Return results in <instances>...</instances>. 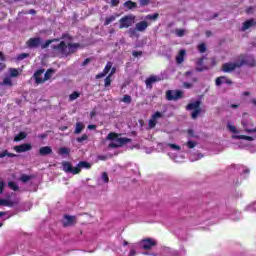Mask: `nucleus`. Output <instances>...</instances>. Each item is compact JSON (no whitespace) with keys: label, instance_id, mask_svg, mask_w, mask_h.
I'll return each instance as SVG.
<instances>
[{"label":"nucleus","instance_id":"nucleus-46","mask_svg":"<svg viewBox=\"0 0 256 256\" xmlns=\"http://www.w3.org/2000/svg\"><path fill=\"white\" fill-rule=\"evenodd\" d=\"M140 7L149 6L150 0H138Z\"/></svg>","mask_w":256,"mask_h":256},{"label":"nucleus","instance_id":"nucleus-2","mask_svg":"<svg viewBox=\"0 0 256 256\" xmlns=\"http://www.w3.org/2000/svg\"><path fill=\"white\" fill-rule=\"evenodd\" d=\"M119 137V134L118 133H115V132H110L108 134V136H106V139L108 141H115L116 140V143L112 142L110 144H108V147L110 149H118L122 146H125L127 143H131V138H126V137H123V138H118Z\"/></svg>","mask_w":256,"mask_h":256},{"label":"nucleus","instance_id":"nucleus-60","mask_svg":"<svg viewBox=\"0 0 256 256\" xmlns=\"http://www.w3.org/2000/svg\"><path fill=\"white\" fill-rule=\"evenodd\" d=\"M242 126H243V128H244V131H246V129H249V128L247 127V122H246L245 120L242 121Z\"/></svg>","mask_w":256,"mask_h":256},{"label":"nucleus","instance_id":"nucleus-57","mask_svg":"<svg viewBox=\"0 0 256 256\" xmlns=\"http://www.w3.org/2000/svg\"><path fill=\"white\" fill-rule=\"evenodd\" d=\"M187 134L190 135V137H194V130L188 129Z\"/></svg>","mask_w":256,"mask_h":256},{"label":"nucleus","instance_id":"nucleus-54","mask_svg":"<svg viewBox=\"0 0 256 256\" xmlns=\"http://www.w3.org/2000/svg\"><path fill=\"white\" fill-rule=\"evenodd\" d=\"M138 124H139V127H140V128H143L144 125H145V122H144L143 119H139V120H138Z\"/></svg>","mask_w":256,"mask_h":256},{"label":"nucleus","instance_id":"nucleus-12","mask_svg":"<svg viewBox=\"0 0 256 256\" xmlns=\"http://www.w3.org/2000/svg\"><path fill=\"white\" fill-rule=\"evenodd\" d=\"M30 150H32V144L29 143L14 146V151H16V153H24Z\"/></svg>","mask_w":256,"mask_h":256},{"label":"nucleus","instance_id":"nucleus-31","mask_svg":"<svg viewBox=\"0 0 256 256\" xmlns=\"http://www.w3.org/2000/svg\"><path fill=\"white\" fill-rule=\"evenodd\" d=\"M3 85L13 86V81L11 78H4L3 82H0V86Z\"/></svg>","mask_w":256,"mask_h":256},{"label":"nucleus","instance_id":"nucleus-44","mask_svg":"<svg viewBox=\"0 0 256 256\" xmlns=\"http://www.w3.org/2000/svg\"><path fill=\"white\" fill-rule=\"evenodd\" d=\"M186 146L188 147V149H194V147L197 146V142H195V141H187Z\"/></svg>","mask_w":256,"mask_h":256},{"label":"nucleus","instance_id":"nucleus-24","mask_svg":"<svg viewBox=\"0 0 256 256\" xmlns=\"http://www.w3.org/2000/svg\"><path fill=\"white\" fill-rule=\"evenodd\" d=\"M1 207H14V202L8 199H0Z\"/></svg>","mask_w":256,"mask_h":256},{"label":"nucleus","instance_id":"nucleus-48","mask_svg":"<svg viewBox=\"0 0 256 256\" xmlns=\"http://www.w3.org/2000/svg\"><path fill=\"white\" fill-rule=\"evenodd\" d=\"M107 75H108L107 72H101V73L96 75V79L99 80V79H101V78H103V77H105Z\"/></svg>","mask_w":256,"mask_h":256},{"label":"nucleus","instance_id":"nucleus-18","mask_svg":"<svg viewBox=\"0 0 256 256\" xmlns=\"http://www.w3.org/2000/svg\"><path fill=\"white\" fill-rule=\"evenodd\" d=\"M223 83L227 84V85H232V80L231 79H228L227 77L225 76H220L218 78H216V86H220L222 85Z\"/></svg>","mask_w":256,"mask_h":256},{"label":"nucleus","instance_id":"nucleus-41","mask_svg":"<svg viewBox=\"0 0 256 256\" xmlns=\"http://www.w3.org/2000/svg\"><path fill=\"white\" fill-rule=\"evenodd\" d=\"M19 76V72L17 69L12 68L10 69V77L14 78V77H18Z\"/></svg>","mask_w":256,"mask_h":256},{"label":"nucleus","instance_id":"nucleus-21","mask_svg":"<svg viewBox=\"0 0 256 256\" xmlns=\"http://www.w3.org/2000/svg\"><path fill=\"white\" fill-rule=\"evenodd\" d=\"M186 50H180L176 56V63L182 64L185 61Z\"/></svg>","mask_w":256,"mask_h":256},{"label":"nucleus","instance_id":"nucleus-35","mask_svg":"<svg viewBox=\"0 0 256 256\" xmlns=\"http://www.w3.org/2000/svg\"><path fill=\"white\" fill-rule=\"evenodd\" d=\"M122 102L130 105L132 102L131 96L129 94L124 95L122 98Z\"/></svg>","mask_w":256,"mask_h":256},{"label":"nucleus","instance_id":"nucleus-7","mask_svg":"<svg viewBox=\"0 0 256 256\" xmlns=\"http://www.w3.org/2000/svg\"><path fill=\"white\" fill-rule=\"evenodd\" d=\"M165 97L168 101H178L183 98V92L180 90H168L166 91Z\"/></svg>","mask_w":256,"mask_h":256},{"label":"nucleus","instance_id":"nucleus-22","mask_svg":"<svg viewBox=\"0 0 256 256\" xmlns=\"http://www.w3.org/2000/svg\"><path fill=\"white\" fill-rule=\"evenodd\" d=\"M123 6L127 10L137 9V3H135L134 1H131V0L124 2Z\"/></svg>","mask_w":256,"mask_h":256},{"label":"nucleus","instance_id":"nucleus-10","mask_svg":"<svg viewBox=\"0 0 256 256\" xmlns=\"http://www.w3.org/2000/svg\"><path fill=\"white\" fill-rule=\"evenodd\" d=\"M238 64H242L243 66H248V67H255L256 66V61L253 58V56H246L240 62H237Z\"/></svg>","mask_w":256,"mask_h":256},{"label":"nucleus","instance_id":"nucleus-26","mask_svg":"<svg viewBox=\"0 0 256 256\" xmlns=\"http://www.w3.org/2000/svg\"><path fill=\"white\" fill-rule=\"evenodd\" d=\"M71 149L67 147H60L59 151L57 152L60 156L63 155H70Z\"/></svg>","mask_w":256,"mask_h":256},{"label":"nucleus","instance_id":"nucleus-4","mask_svg":"<svg viewBox=\"0 0 256 256\" xmlns=\"http://www.w3.org/2000/svg\"><path fill=\"white\" fill-rule=\"evenodd\" d=\"M201 101L197 100L195 102L192 103H188V105L186 106L187 111H192L191 113V119H197L199 114L201 113Z\"/></svg>","mask_w":256,"mask_h":256},{"label":"nucleus","instance_id":"nucleus-13","mask_svg":"<svg viewBox=\"0 0 256 256\" xmlns=\"http://www.w3.org/2000/svg\"><path fill=\"white\" fill-rule=\"evenodd\" d=\"M64 220H65L63 222L64 227L74 226L77 223L75 216H71V215H64Z\"/></svg>","mask_w":256,"mask_h":256},{"label":"nucleus","instance_id":"nucleus-23","mask_svg":"<svg viewBox=\"0 0 256 256\" xmlns=\"http://www.w3.org/2000/svg\"><path fill=\"white\" fill-rule=\"evenodd\" d=\"M85 129V125L82 122H76L74 134L78 135Z\"/></svg>","mask_w":256,"mask_h":256},{"label":"nucleus","instance_id":"nucleus-1","mask_svg":"<svg viewBox=\"0 0 256 256\" xmlns=\"http://www.w3.org/2000/svg\"><path fill=\"white\" fill-rule=\"evenodd\" d=\"M61 167L63 168V171L66 173H71L72 175H78L81 173L82 168L90 169L92 166L90 163L86 161H80L76 167H73V165L69 161H63L61 162Z\"/></svg>","mask_w":256,"mask_h":256},{"label":"nucleus","instance_id":"nucleus-39","mask_svg":"<svg viewBox=\"0 0 256 256\" xmlns=\"http://www.w3.org/2000/svg\"><path fill=\"white\" fill-rule=\"evenodd\" d=\"M104 82H105L104 84L105 88H108L109 86H111V82H112L111 75L106 76Z\"/></svg>","mask_w":256,"mask_h":256},{"label":"nucleus","instance_id":"nucleus-27","mask_svg":"<svg viewBox=\"0 0 256 256\" xmlns=\"http://www.w3.org/2000/svg\"><path fill=\"white\" fill-rule=\"evenodd\" d=\"M233 139L237 140H245V141H254V138L252 136H246V135H239V136H233Z\"/></svg>","mask_w":256,"mask_h":256},{"label":"nucleus","instance_id":"nucleus-17","mask_svg":"<svg viewBox=\"0 0 256 256\" xmlns=\"http://www.w3.org/2000/svg\"><path fill=\"white\" fill-rule=\"evenodd\" d=\"M52 152V148L51 146H42L40 148V150H38V154H40V156L45 157L47 155H51Z\"/></svg>","mask_w":256,"mask_h":256},{"label":"nucleus","instance_id":"nucleus-34","mask_svg":"<svg viewBox=\"0 0 256 256\" xmlns=\"http://www.w3.org/2000/svg\"><path fill=\"white\" fill-rule=\"evenodd\" d=\"M8 187H10V189L12 191H18L19 190L17 183H15L13 181L8 182Z\"/></svg>","mask_w":256,"mask_h":256},{"label":"nucleus","instance_id":"nucleus-36","mask_svg":"<svg viewBox=\"0 0 256 256\" xmlns=\"http://www.w3.org/2000/svg\"><path fill=\"white\" fill-rule=\"evenodd\" d=\"M198 52H199L200 54H203V53L206 52V45H205V43H200V44L198 45Z\"/></svg>","mask_w":256,"mask_h":256},{"label":"nucleus","instance_id":"nucleus-50","mask_svg":"<svg viewBox=\"0 0 256 256\" xmlns=\"http://www.w3.org/2000/svg\"><path fill=\"white\" fill-rule=\"evenodd\" d=\"M5 186H6V183L3 181H0V194H2L3 191L5 190Z\"/></svg>","mask_w":256,"mask_h":256},{"label":"nucleus","instance_id":"nucleus-40","mask_svg":"<svg viewBox=\"0 0 256 256\" xmlns=\"http://www.w3.org/2000/svg\"><path fill=\"white\" fill-rule=\"evenodd\" d=\"M86 140H88V135H86V134H83L82 136L76 138V142H78V143H82Z\"/></svg>","mask_w":256,"mask_h":256},{"label":"nucleus","instance_id":"nucleus-15","mask_svg":"<svg viewBox=\"0 0 256 256\" xmlns=\"http://www.w3.org/2000/svg\"><path fill=\"white\" fill-rule=\"evenodd\" d=\"M159 81H160V79L157 78V76H155V75L150 76L149 78H147L145 80L147 89H152L153 88V84H155V83H157Z\"/></svg>","mask_w":256,"mask_h":256},{"label":"nucleus","instance_id":"nucleus-63","mask_svg":"<svg viewBox=\"0 0 256 256\" xmlns=\"http://www.w3.org/2000/svg\"><path fill=\"white\" fill-rule=\"evenodd\" d=\"M6 68V64L0 62V72Z\"/></svg>","mask_w":256,"mask_h":256},{"label":"nucleus","instance_id":"nucleus-38","mask_svg":"<svg viewBox=\"0 0 256 256\" xmlns=\"http://www.w3.org/2000/svg\"><path fill=\"white\" fill-rule=\"evenodd\" d=\"M175 35L177 37H184L185 36V29H176L175 30Z\"/></svg>","mask_w":256,"mask_h":256},{"label":"nucleus","instance_id":"nucleus-20","mask_svg":"<svg viewBox=\"0 0 256 256\" xmlns=\"http://www.w3.org/2000/svg\"><path fill=\"white\" fill-rule=\"evenodd\" d=\"M68 47V55L70 54H74L75 51L81 47V45L79 43H68V45H66Z\"/></svg>","mask_w":256,"mask_h":256},{"label":"nucleus","instance_id":"nucleus-11","mask_svg":"<svg viewBox=\"0 0 256 256\" xmlns=\"http://www.w3.org/2000/svg\"><path fill=\"white\" fill-rule=\"evenodd\" d=\"M161 118V112L157 111L152 117L149 119V127L147 129H154L157 125V120Z\"/></svg>","mask_w":256,"mask_h":256},{"label":"nucleus","instance_id":"nucleus-55","mask_svg":"<svg viewBox=\"0 0 256 256\" xmlns=\"http://www.w3.org/2000/svg\"><path fill=\"white\" fill-rule=\"evenodd\" d=\"M202 64H204V57L199 58V59H198V62H197V65H198V66H202Z\"/></svg>","mask_w":256,"mask_h":256},{"label":"nucleus","instance_id":"nucleus-56","mask_svg":"<svg viewBox=\"0 0 256 256\" xmlns=\"http://www.w3.org/2000/svg\"><path fill=\"white\" fill-rule=\"evenodd\" d=\"M90 63V58H86L85 61H83L82 66L85 67Z\"/></svg>","mask_w":256,"mask_h":256},{"label":"nucleus","instance_id":"nucleus-5","mask_svg":"<svg viewBox=\"0 0 256 256\" xmlns=\"http://www.w3.org/2000/svg\"><path fill=\"white\" fill-rule=\"evenodd\" d=\"M135 23V15L128 14L119 20V29L130 28Z\"/></svg>","mask_w":256,"mask_h":256},{"label":"nucleus","instance_id":"nucleus-52","mask_svg":"<svg viewBox=\"0 0 256 256\" xmlns=\"http://www.w3.org/2000/svg\"><path fill=\"white\" fill-rule=\"evenodd\" d=\"M169 147L172 148L173 150H180V146L176 145V144H169Z\"/></svg>","mask_w":256,"mask_h":256},{"label":"nucleus","instance_id":"nucleus-14","mask_svg":"<svg viewBox=\"0 0 256 256\" xmlns=\"http://www.w3.org/2000/svg\"><path fill=\"white\" fill-rule=\"evenodd\" d=\"M26 44H27V47L29 48H37L41 44V39L39 37L30 38L29 40H27Z\"/></svg>","mask_w":256,"mask_h":256},{"label":"nucleus","instance_id":"nucleus-47","mask_svg":"<svg viewBox=\"0 0 256 256\" xmlns=\"http://www.w3.org/2000/svg\"><path fill=\"white\" fill-rule=\"evenodd\" d=\"M142 54H143L142 51H136V50L132 51V57L134 58H139L142 56Z\"/></svg>","mask_w":256,"mask_h":256},{"label":"nucleus","instance_id":"nucleus-28","mask_svg":"<svg viewBox=\"0 0 256 256\" xmlns=\"http://www.w3.org/2000/svg\"><path fill=\"white\" fill-rule=\"evenodd\" d=\"M60 39H52V40H46V42L44 44L41 45V49H47L49 47V45H51L54 42H59Z\"/></svg>","mask_w":256,"mask_h":256},{"label":"nucleus","instance_id":"nucleus-61","mask_svg":"<svg viewBox=\"0 0 256 256\" xmlns=\"http://www.w3.org/2000/svg\"><path fill=\"white\" fill-rule=\"evenodd\" d=\"M98 160L106 161L107 157L105 155L98 156Z\"/></svg>","mask_w":256,"mask_h":256},{"label":"nucleus","instance_id":"nucleus-58","mask_svg":"<svg viewBox=\"0 0 256 256\" xmlns=\"http://www.w3.org/2000/svg\"><path fill=\"white\" fill-rule=\"evenodd\" d=\"M253 13V7H248L247 9H246V14H252Z\"/></svg>","mask_w":256,"mask_h":256},{"label":"nucleus","instance_id":"nucleus-6","mask_svg":"<svg viewBox=\"0 0 256 256\" xmlns=\"http://www.w3.org/2000/svg\"><path fill=\"white\" fill-rule=\"evenodd\" d=\"M50 48L53 50V53L61 56H68L67 45L65 41H61L59 45H50Z\"/></svg>","mask_w":256,"mask_h":256},{"label":"nucleus","instance_id":"nucleus-29","mask_svg":"<svg viewBox=\"0 0 256 256\" xmlns=\"http://www.w3.org/2000/svg\"><path fill=\"white\" fill-rule=\"evenodd\" d=\"M26 138V133L25 132H20L18 135H16L14 137V141L15 142H19V141H22Z\"/></svg>","mask_w":256,"mask_h":256},{"label":"nucleus","instance_id":"nucleus-59","mask_svg":"<svg viewBox=\"0 0 256 256\" xmlns=\"http://www.w3.org/2000/svg\"><path fill=\"white\" fill-rule=\"evenodd\" d=\"M246 133H256V128L255 129L246 128Z\"/></svg>","mask_w":256,"mask_h":256},{"label":"nucleus","instance_id":"nucleus-8","mask_svg":"<svg viewBox=\"0 0 256 256\" xmlns=\"http://www.w3.org/2000/svg\"><path fill=\"white\" fill-rule=\"evenodd\" d=\"M242 67V64H239L238 62H229V63H224L221 66V71L224 73H231L234 72L236 69Z\"/></svg>","mask_w":256,"mask_h":256},{"label":"nucleus","instance_id":"nucleus-62","mask_svg":"<svg viewBox=\"0 0 256 256\" xmlns=\"http://www.w3.org/2000/svg\"><path fill=\"white\" fill-rule=\"evenodd\" d=\"M0 61H6V57L2 52H0Z\"/></svg>","mask_w":256,"mask_h":256},{"label":"nucleus","instance_id":"nucleus-19","mask_svg":"<svg viewBox=\"0 0 256 256\" xmlns=\"http://www.w3.org/2000/svg\"><path fill=\"white\" fill-rule=\"evenodd\" d=\"M254 25H256V22L254 21V19L246 20V22L243 23L241 31L245 32L250 28H252Z\"/></svg>","mask_w":256,"mask_h":256},{"label":"nucleus","instance_id":"nucleus-42","mask_svg":"<svg viewBox=\"0 0 256 256\" xmlns=\"http://www.w3.org/2000/svg\"><path fill=\"white\" fill-rule=\"evenodd\" d=\"M112 69V62H107L106 66L104 68V71H102L103 73H109V71H111Z\"/></svg>","mask_w":256,"mask_h":256},{"label":"nucleus","instance_id":"nucleus-30","mask_svg":"<svg viewBox=\"0 0 256 256\" xmlns=\"http://www.w3.org/2000/svg\"><path fill=\"white\" fill-rule=\"evenodd\" d=\"M32 178H33V177L30 176V175L22 174V175L20 176V181H22L23 183H27V182L31 181Z\"/></svg>","mask_w":256,"mask_h":256},{"label":"nucleus","instance_id":"nucleus-43","mask_svg":"<svg viewBox=\"0 0 256 256\" xmlns=\"http://www.w3.org/2000/svg\"><path fill=\"white\" fill-rule=\"evenodd\" d=\"M102 182H104L105 184H107L109 182V177L107 172H102V176H101Z\"/></svg>","mask_w":256,"mask_h":256},{"label":"nucleus","instance_id":"nucleus-53","mask_svg":"<svg viewBox=\"0 0 256 256\" xmlns=\"http://www.w3.org/2000/svg\"><path fill=\"white\" fill-rule=\"evenodd\" d=\"M115 73H116V67H112V68L110 69V73H109L110 77H112L113 75H115Z\"/></svg>","mask_w":256,"mask_h":256},{"label":"nucleus","instance_id":"nucleus-37","mask_svg":"<svg viewBox=\"0 0 256 256\" xmlns=\"http://www.w3.org/2000/svg\"><path fill=\"white\" fill-rule=\"evenodd\" d=\"M80 96L79 92H72V94H70L69 98H70V102H73L74 100L78 99Z\"/></svg>","mask_w":256,"mask_h":256},{"label":"nucleus","instance_id":"nucleus-45","mask_svg":"<svg viewBox=\"0 0 256 256\" xmlns=\"http://www.w3.org/2000/svg\"><path fill=\"white\" fill-rule=\"evenodd\" d=\"M29 57V54L28 53H20L18 56H17V59L18 61H22L24 60L25 58H28Z\"/></svg>","mask_w":256,"mask_h":256},{"label":"nucleus","instance_id":"nucleus-9","mask_svg":"<svg viewBox=\"0 0 256 256\" xmlns=\"http://www.w3.org/2000/svg\"><path fill=\"white\" fill-rule=\"evenodd\" d=\"M156 245V241L151 238H146L140 241V248H142L145 251H150Z\"/></svg>","mask_w":256,"mask_h":256},{"label":"nucleus","instance_id":"nucleus-64","mask_svg":"<svg viewBox=\"0 0 256 256\" xmlns=\"http://www.w3.org/2000/svg\"><path fill=\"white\" fill-rule=\"evenodd\" d=\"M7 157L14 158V157H17V155H15L14 153L8 152Z\"/></svg>","mask_w":256,"mask_h":256},{"label":"nucleus","instance_id":"nucleus-16","mask_svg":"<svg viewBox=\"0 0 256 256\" xmlns=\"http://www.w3.org/2000/svg\"><path fill=\"white\" fill-rule=\"evenodd\" d=\"M149 27V23L146 21H140L135 24V31L144 32Z\"/></svg>","mask_w":256,"mask_h":256},{"label":"nucleus","instance_id":"nucleus-3","mask_svg":"<svg viewBox=\"0 0 256 256\" xmlns=\"http://www.w3.org/2000/svg\"><path fill=\"white\" fill-rule=\"evenodd\" d=\"M44 72H45L44 69H40L34 73V80H36L37 85L43 84L44 82L51 79V77L55 71L53 69H48V70H46L45 74H44ZM43 74H44V78H41L40 76Z\"/></svg>","mask_w":256,"mask_h":256},{"label":"nucleus","instance_id":"nucleus-49","mask_svg":"<svg viewBox=\"0 0 256 256\" xmlns=\"http://www.w3.org/2000/svg\"><path fill=\"white\" fill-rule=\"evenodd\" d=\"M119 3H120V1H119V0H110V6H112V7H116V6H118V5H119Z\"/></svg>","mask_w":256,"mask_h":256},{"label":"nucleus","instance_id":"nucleus-51","mask_svg":"<svg viewBox=\"0 0 256 256\" xmlns=\"http://www.w3.org/2000/svg\"><path fill=\"white\" fill-rule=\"evenodd\" d=\"M8 153H9V151L7 149L4 150L3 152H0V159L6 158Z\"/></svg>","mask_w":256,"mask_h":256},{"label":"nucleus","instance_id":"nucleus-25","mask_svg":"<svg viewBox=\"0 0 256 256\" xmlns=\"http://www.w3.org/2000/svg\"><path fill=\"white\" fill-rule=\"evenodd\" d=\"M119 17V14H115V15H111L109 16L108 18H105V22H104V25L105 26H108L110 25L112 22H114L116 20V18Z\"/></svg>","mask_w":256,"mask_h":256},{"label":"nucleus","instance_id":"nucleus-33","mask_svg":"<svg viewBox=\"0 0 256 256\" xmlns=\"http://www.w3.org/2000/svg\"><path fill=\"white\" fill-rule=\"evenodd\" d=\"M159 18V13H154V14H148L146 16V20H153L156 21Z\"/></svg>","mask_w":256,"mask_h":256},{"label":"nucleus","instance_id":"nucleus-32","mask_svg":"<svg viewBox=\"0 0 256 256\" xmlns=\"http://www.w3.org/2000/svg\"><path fill=\"white\" fill-rule=\"evenodd\" d=\"M226 128L231 131L232 134H238V130L236 129V127L234 125H231V124H227L226 125Z\"/></svg>","mask_w":256,"mask_h":256}]
</instances>
